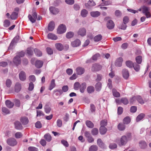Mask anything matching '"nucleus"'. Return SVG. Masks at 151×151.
<instances>
[{
    "label": "nucleus",
    "instance_id": "42",
    "mask_svg": "<svg viewBox=\"0 0 151 151\" xmlns=\"http://www.w3.org/2000/svg\"><path fill=\"white\" fill-rule=\"evenodd\" d=\"M98 150V147L96 145H91L89 148V151H97Z\"/></svg>",
    "mask_w": 151,
    "mask_h": 151
},
{
    "label": "nucleus",
    "instance_id": "46",
    "mask_svg": "<svg viewBox=\"0 0 151 151\" xmlns=\"http://www.w3.org/2000/svg\"><path fill=\"white\" fill-rule=\"evenodd\" d=\"M123 123L125 124H128L130 122V119L128 116L125 117L123 119Z\"/></svg>",
    "mask_w": 151,
    "mask_h": 151
},
{
    "label": "nucleus",
    "instance_id": "18",
    "mask_svg": "<svg viewBox=\"0 0 151 151\" xmlns=\"http://www.w3.org/2000/svg\"><path fill=\"white\" fill-rule=\"evenodd\" d=\"M47 37L49 39L53 40H56L58 39V37L56 35L51 33L48 34Z\"/></svg>",
    "mask_w": 151,
    "mask_h": 151
},
{
    "label": "nucleus",
    "instance_id": "9",
    "mask_svg": "<svg viewBox=\"0 0 151 151\" xmlns=\"http://www.w3.org/2000/svg\"><path fill=\"white\" fill-rule=\"evenodd\" d=\"M77 33L78 35L82 37H83L86 35V30L84 27L81 28L78 31Z\"/></svg>",
    "mask_w": 151,
    "mask_h": 151
},
{
    "label": "nucleus",
    "instance_id": "28",
    "mask_svg": "<svg viewBox=\"0 0 151 151\" xmlns=\"http://www.w3.org/2000/svg\"><path fill=\"white\" fill-rule=\"evenodd\" d=\"M139 146L142 149H145L147 146V145L145 142L143 141H140L139 143Z\"/></svg>",
    "mask_w": 151,
    "mask_h": 151
},
{
    "label": "nucleus",
    "instance_id": "12",
    "mask_svg": "<svg viewBox=\"0 0 151 151\" xmlns=\"http://www.w3.org/2000/svg\"><path fill=\"white\" fill-rule=\"evenodd\" d=\"M49 10L51 13L53 14H58L59 12L58 9L53 6L50 7Z\"/></svg>",
    "mask_w": 151,
    "mask_h": 151
},
{
    "label": "nucleus",
    "instance_id": "58",
    "mask_svg": "<svg viewBox=\"0 0 151 151\" xmlns=\"http://www.w3.org/2000/svg\"><path fill=\"white\" fill-rule=\"evenodd\" d=\"M107 86L110 89L112 88V81L110 79H108Z\"/></svg>",
    "mask_w": 151,
    "mask_h": 151
},
{
    "label": "nucleus",
    "instance_id": "22",
    "mask_svg": "<svg viewBox=\"0 0 151 151\" xmlns=\"http://www.w3.org/2000/svg\"><path fill=\"white\" fill-rule=\"evenodd\" d=\"M97 143L100 147L102 148H105V144L100 139H98L97 141Z\"/></svg>",
    "mask_w": 151,
    "mask_h": 151
},
{
    "label": "nucleus",
    "instance_id": "54",
    "mask_svg": "<svg viewBox=\"0 0 151 151\" xmlns=\"http://www.w3.org/2000/svg\"><path fill=\"white\" fill-rule=\"evenodd\" d=\"M28 17L30 21L32 23H34L35 22L36 19L33 18L31 15H29Z\"/></svg>",
    "mask_w": 151,
    "mask_h": 151
},
{
    "label": "nucleus",
    "instance_id": "27",
    "mask_svg": "<svg viewBox=\"0 0 151 151\" xmlns=\"http://www.w3.org/2000/svg\"><path fill=\"white\" fill-rule=\"evenodd\" d=\"M55 46L57 49L59 51H61L63 49V45L60 43H57L55 44Z\"/></svg>",
    "mask_w": 151,
    "mask_h": 151
},
{
    "label": "nucleus",
    "instance_id": "43",
    "mask_svg": "<svg viewBox=\"0 0 151 151\" xmlns=\"http://www.w3.org/2000/svg\"><path fill=\"white\" fill-rule=\"evenodd\" d=\"M44 138L47 142H50L51 140V137L49 134H46L44 136Z\"/></svg>",
    "mask_w": 151,
    "mask_h": 151
},
{
    "label": "nucleus",
    "instance_id": "36",
    "mask_svg": "<svg viewBox=\"0 0 151 151\" xmlns=\"http://www.w3.org/2000/svg\"><path fill=\"white\" fill-rule=\"evenodd\" d=\"M117 128L119 130L123 131L125 129V126L124 124L120 123L118 125Z\"/></svg>",
    "mask_w": 151,
    "mask_h": 151
},
{
    "label": "nucleus",
    "instance_id": "14",
    "mask_svg": "<svg viewBox=\"0 0 151 151\" xmlns=\"http://www.w3.org/2000/svg\"><path fill=\"white\" fill-rule=\"evenodd\" d=\"M72 46L74 47L79 46L81 44V41L79 39H77L71 42Z\"/></svg>",
    "mask_w": 151,
    "mask_h": 151
},
{
    "label": "nucleus",
    "instance_id": "11",
    "mask_svg": "<svg viewBox=\"0 0 151 151\" xmlns=\"http://www.w3.org/2000/svg\"><path fill=\"white\" fill-rule=\"evenodd\" d=\"M123 59L122 57L118 58L116 60L115 62V65L116 66L121 67L122 65Z\"/></svg>",
    "mask_w": 151,
    "mask_h": 151
},
{
    "label": "nucleus",
    "instance_id": "53",
    "mask_svg": "<svg viewBox=\"0 0 151 151\" xmlns=\"http://www.w3.org/2000/svg\"><path fill=\"white\" fill-rule=\"evenodd\" d=\"M129 21V18L128 16H126L124 17L123 19V23L126 24Z\"/></svg>",
    "mask_w": 151,
    "mask_h": 151
},
{
    "label": "nucleus",
    "instance_id": "20",
    "mask_svg": "<svg viewBox=\"0 0 151 151\" xmlns=\"http://www.w3.org/2000/svg\"><path fill=\"white\" fill-rule=\"evenodd\" d=\"M5 103L6 106L9 109L12 108L14 106V103L9 100H6Z\"/></svg>",
    "mask_w": 151,
    "mask_h": 151
},
{
    "label": "nucleus",
    "instance_id": "4",
    "mask_svg": "<svg viewBox=\"0 0 151 151\" xmlns=\"http://www.w3.org/2000/svg\"><path fill=\"white\" fill-rule=\"evenodd\" d=\"M66 30V27L65 25L62 24L58 27L57 29V33L58 34H61L65 32Z\"/></svg>",
    "mask_w": 151,
    "mask_h": 151
},
{
    "label": "nucleus",
    "instance_id": "51",
    "mask_svg": "<svg viewBox=\"0 0 151 151\" xmlns=\"http://www.w3.org/2000/svg\"><path fill=\"white\" fill-rule=\"evenodd\" d=\"M74 34L73 32H69L67 33L66 37L68 38H70L73 36Z\"/></svg>",
    "mask_w": 151,
    "mask_h": 151
},
{
    "label": "nucleus",
    "instance_id": "21",
    "mask_svg": "<svg viewBox=\"0 0 151 151\" xmlns=\"http://www.w3.org/2000/svg\"><path fill=\"white\" fill-rule=\"evenodd\" d=\"M20 121L24 125L27 124L29 122L28 119L27 117H21V118Z\"/></svg>",
    "mask_w": 151,
    "mask_h": 151
},
{
    "label": "nucleus",
    "instance_id": "41",
    "mask_svg": "<svg viewBox=\"0 0 151 151\" xmlns=\"http://www.w3.org/2000/svg\"><path fill=\"white\" fill-rule=\"evenodd\" d=\"M137 63L138 64H140L142 61V57L139 55L137 56L135 58Z\"/></svg>",
    "mask_w": 151,
    "mask_h": 151
},
{
    "label": "nucleus",
    "instance_id": "59",
    "mask_svg": "<svg viewBox=\"0 0 151 151\" xmlns=\"http://www.w3.org/2000/svg\"><path fill=\"white\" fill-rule=\"evenodd\" d=\"M107 121L105 120H102L100 122L101 127H104L107 125Z\"/></svg>",
    "mask_w": 151,
    "mask_h": 151
},
{
    "label": "nucleus",
    "instance_id": "30",
    "mask_svg": "<svg viewBox=\"0 0 151 151\" xmlns=\"http://www.w3.org/2000/svg\"><path fill=\"white\" fill-rule=\"evenodd\" d=\"M99 131L101 134H104L107 131V129L104 127H101L100 128Z\"/></svg>",
    "mask_w": 151,
    "mask_h": 151
},
{
    "label": "nucleus",
    "instance_id": "13",
    "mask_svg": "<svg viewBox=\"0 0 151 151\" xmlns=\"http://www.w3.org/2000/svg\"><path fill=\"white\" fill-rule=\"evenodd\" d=\"M19 79L22 81H24L26 79V75L25 73L23 71H21L19 74Z\"/></svg>",
    "mask_w": 151,
    "mask_h": 151
},
{
    "label": "nucleus",
    "instance_id": "2",
    "mask_svg": "<svg viewBox=\"0 0 151 151\" xmlns=\"http://www.w3.org/2000/svg\"><path fill=\"white\" fill-rule=\"evenodd\" d=\"M109 17H106L105 19L106 20H107L106 23V26L109 29H113L114 26V24L113 22L111 20H108L109 19Z\"/></svg>",
    "mask_w": 151,
    "mask_h": 151
},
{
    "label": "nucleus",
    "instance_id": "48",
    "mask_svg": "<svg viewBox=\"0 0 151 151\" xmlns=\"http://www.w3.org/2000/svg\"><path fill=\"white\" fill-rule=\"evenodd\" d=\"M99 132L98 129L96 128H94L91 130L92 134L93 135H97Z\"/></svg>",
    "mask_w": 151,
    "mask_h": 151
},
{
    "label": "nucleus",
    "instance_id": "61",
    "mask_svg": "<svg viewBox=\"0 0 151 151\" xmlns=\"http://www.w3.org/2000/svg\"><path fill=\"white\" fill-rule=\"evenodd\" d=\"M61 143L65 147H68L69 146V144L68 142L64 139H62L61 141Z\"/></svg>",
    "mask_w": 151,
    "mask_h": 151
},
{
    "label": "nucleus",
    "instance_id": "55",
    "mask_svg": "<svg viewBox=\"0 0 151 151\" xmlns=\"http://www.w3.org/2000/svg\"><path fill=\"white\" fill-rule=\"evenodd\" d=\"M6 86L8 88L10 87L12 84V82L10 79H8L6 80Z\"/></svg>",
    "mask_w": 151,
    "mask_h": 151
},
{
    "label": "nucleus",
    "instance_id": "24",
    "mask_svg": "<svg viewBox=\"0 0 151 151\" xmlns=\"http://www.w3.org/2000/svg\"><path fill=\"white\" fill-rule=\"evenodd\" d=\"M102 36L101 35L99 34L95 36L93 38L95 42H98L100 41L102 39Z\"/></svg>",
    "mask_w": 151,
    "mask_h": 151
},
{
    "label": "nucleus",
    "instance_id": "35",
    "mask_svg": "<svg viewBox=\"0 0 151 151\" xmlns=\"http://www.w3.org/2000/svg\"><path fill=\"white\" fill-rule=\"evenodd\" d=\"M55 86V81L54 79H52L51 80V83L49 87V89L50 90H52Z\"/></svg>",
    "mask_w": 151,
    "mask_h": 151
},
{
    "label": "nucleus",
    "instance_id": "64",
    "mask_svg": "<svg viewBox=\"0 0 151 151\" xmlns=\"http://www.w3.org/2000/svg\"><path fill=\"white\" fill-rule=\"evenodd\" d=\"M46 51L48 54L50 55H51L53 53L52 50L50 47H47L46 48Z\"/></svg>",
    "mask_w": 151,
    "mask_h": 151
},
{
    "label": "nucleus",
    "instance_id": "44",
    "mask_svg": "<svg viewBox=\"0 0 151 151\" xmlns=\"http://www.w3.org/2000/svg\"><path fill=\"white\" fill-rule=\"evenodd\" d=\"M133 67L134 70L137 72L139 71L140 70V65L137 63H134Z\"/></svg>",
    "mask_w": 151,
    "mask_h": 151
},
{
    "label": "nucleus",
    "instance_id": "45",
    "mask_svg": "<svg viewBox=\"0 0 151 151\" xmlns=\"http://www.w3.org/2000/svg\"><path fill=\"white\" fill-rule=\"evenodd\" d=\"M18 17V13L14 12H12L11 15L10 16L11 18L12 19H16Z\"/></svg>",
    "mask_w": 151,
    "mask_h": 151
},
{
    "label": "nucleus",
    "instance_id": "33",
    "mask_svg": "<svg viewBox=\"0 0 151 151\" xmlns=\"http://www.w3.org/2000/svg\"><path fill=\"white\" fill-rule=\"evenodd\" d=\"M81 14L82 17H85L87 16L88 12L86 9H83L81 11Z\"/></svg>",
    "mask_w": 151,
    "mask_h": 151
},
{
    "label": "nucleus",
    "instance_id": "31",
    "mask_svg": "<svg viewBox=\"0 0 151 151\" xmlns=\"http://www.w3.org/2000/svg\"><path fill=\"white\" fill-rule=\"evenodd\" d=\"M142 12L143 14L149 12L150 9V8L145 6H142Z\"/></svg>",
    "mask_w": 151,
    "mask_h": 151
},
{
    "label": "nucleus",
    "instance_id": "15",
    "mask_svg": "<svg viewBox=\"0 0 151 151\" xmlns=\"http://www.w3.org/2000/svg\"><path fill=\"white\" fill-rule=\"evenodd\" d=\"M84 69L82 68L78 67L76 69V72L78 75H81L83 74L84 72Z\"/></svg>",
    "mask_w": 151,
    "mask_h": 151
},
{
    "label": "nucleus",
    "instance_id": "10",
    "mask_svg": "<svg viewBox=\"0 0 151 151\" xmlns=\"http://www.w3.org/2000/svg\"><path fill=\"white\" fill-rule=\"evenodd\" d=\"M21 59L18 55H16L13 58V62L17 65H18L21 63Z\"/></svg>",
    "mask_w": 151,
    "mask_h": 151
},
{
    "label": "nucleus",
    "instance_id": "38",
    "mask_svg": "<svg viewBox=\"0 0 151 151\" xmlns=\"http://www.w3.org/2000/svg\"><path fill=\"white\" fill-rule=\"evenodd\" d=\"M145 115L144 114L141 113L137 117L136 120L137 122H138L142 120L145 116Z\"/></svg>",
    "mask_w": 151,
    "mask_h": 151
},
{
    "label": "nucleus",
    "instance_id": "16",
    "mask_svg": "<svg viewBox=\"0 0 151 151\" xmlns=\"http://www.w3.org/2000/svg\"><path fill=\"white\" fill-rule=\"evenodd\" d=\"M55 23L53 21H51L49 23L48 27V29L50 31H52L54 29Z\"/></svg>",
    "mask_w": 151,
    "mask_h": 151
},
{
    "label": "nucleus",
    "instance_id": "49",
    "mask_svg": "<svg viewBox=\"0 0 151 151\" xmlns=\"http://www.w3.org/2000/svg\"><path fill=\"white\" fill-rule=\"evenodd\" d=\"M10 24V22L9 21L8 19L5 20L4 22V27H8Z\"/></svg>",
    "mask_w": 151,
    "mask_h": 151
},
{
    "label": "nucleus",
    "instance_id": "63",
    "mask_svg": "<svg viewBox=\"0 0 151 151\" xmlns=\"http://www.w3.org/2000/svg\"><path fill=\"white\" fill-rule=\"evenodd\" d=\"M28 150L29 151H38V149L34 147H30L28 148Z\"/></svg>",
    "mask_w": 151,
    "mask_h": 151
},
{
    "label": "nucleus",
    "instance_id": "47",
    "mask_svg": "<svg viewBox=\"0 0 151 151\" xmlns=\"http://www.w3.org/2000/svg\"><path fill=\"white\" fill-rule=\"evenodd\" d=\"M34 51L35 55L38 56H40L42 55L41 52L39 50L37 49H35Z\"/></svg>",
    "mask_w": 151,
    "mask_h": 151
},
{
    "label": "nucleus",
    "instance_id": "8",
    "mask_svg": "<svg viewBox=\"0 0 151 151\" xmlns=\"http://www.w3.org/2000/svg\"><path fill=\"white\" fill-rule=\"evenodd\" d=\"M122 74L123 78L126 80L127 79L129 76V73L128 70L125 69H123L122 71Z\"/></svg>",
    "mask_w": 151,
    "mask_h": 151
},
{
    "label": "nucleus",
    "instance_id": "25",
    "mask_svg": "<svg viewBox=\"0 0 151 151\" xmlns=\"http://www.w3.org/2000/svg\"><path fill=\"white\" fill-rule=\"evenodd\" d=\"M86 83H83L80 86V91L82 93H83L86 88Z\"/></svg>",
    "mask_w": 151,
    "mask_h": 151
},
{
    "label": "nucleus",
    "instance_id": "32",
    "mask_svg": "<svg viewBox=\"0 0 151 151\" xmlns=\"http://www.w3.org/2000/svg\"><path fill=\"white\" fill-rule=\"evenodd\" d=\"M86 125L89 128H93L94 127L93 123L91 121L87 120L86 122Z\"/></svg>",
    "mask_w": 151,
    "mask_h": 151
},
{
    "label": "nucleus",
    "instance_id": "39",
    "mask_svg": "<svg viewBox=\"0 0 151 151\" xmlns=\"http://www.w3.org/2000/svg\"><path fill=\"white\" fill-rule=\"evenodd\" d=\"M87 90L88 93H91L94 91V88L92 86H89L87 88Z\"/></svg>",
    "mask_w": 151,
    "mask_h": 151
},
{
    "label": "nucleus",
    "instance_id": "5",
    "mask_svg": "<svg viewBox=\"0 0 151 151\" xmlns=\"http://www.w3.org/2000/svg\"><path fill=\"white\" fill-rule=\"evenodd\" d=\"M6 143L9 145L14 146L17 144V142L15 138L11 137L7 140Z\"/></svg>",
    "mask_w": 151,
    "mask_h": 151
},
{
    "label": "nucleus",
    "instance_id": "17",
    "mask_svg": "<svg viewBox=\"0 0 151 151\" xmlns=\"http://www.w3.org/2000/svg\"><path fill=\"white\" fill-rule=\"evenodd\" d=\"M22 88L21 85L19 83H17L15 85V91L16 92H19Z\"/></svg>",
    "mask_w": 151,
    "mask_h": 151
},
{
    "label": "nucleus",
    "instance_id": "62",
    "mask_svg": "<svg viewBox=\"0 0 151 151\" xmlns=\"http://www.w3.org/2000/svg\"><path fill=\"white\" fill-rule=\"evenodd\" d=\"M15 136L17 138H19L22 137V135L21 132H17L15 134Z\"/></svg>",
    "mask_w": 151,
    "mask_h": 151
},
{
    "label": "nucleus",
    "instance_id": "60",
    "mask_svg": "<svg viewBox=\"0 0 151 151\" xmlns=\"http://www.w3.org/2000/svg\"><path fill=\"white\" fill-rule=\"evenodd\" d=\"M136 99H137L139 103L142 104L144 103V102L142 99L141 96H137Z\"/></svg>",
    "mask_w": 151,
    "mask_h": 151
},
{
    "label": "nucleus",
    "instance_id": "29",
    "mask_svg": "<svg viewBox=\"0 0 151 151\" xmlns=\"http://www.w3.org/2000/svg\"><path fill=\"white\" fill-rule=\"evenodd\" d=\"M102 84L101 82H98L95 85V89L96 91H100L101 88Z\"/></svg>",
    "mask_w": 151,
    "mask_h": 151
},
{
    "label": "nucleus",
    "instance_id": "3",
    "mask_svg": "<svg viewBox=\"0 0 151 151\" xmlns=\"http://www.w3.org/2000/svg\"><path fill=\"white\" fill-rule=\"evenodd\" d=\"M102 67V66L100 64L95 63L92 65L91 70L93 72L98 71L101 69Z\"/></svg>",
    "mask_w": 151,
    "mask_h": 151
},
{
    "label": "nucleus",
    "instance_id": "19",
    "mask_svg": "<svg viewBox=\"0 0 151 151\" xmlns=\"http://www.w3.org/2000/svg\"><path fill=\"white\" fill-rule=\"evenodd\" d=\"M15 127L16 129L20 130L22 128V126L21 123L19 121H16L14 122Z\"/></svg>",
    "mask_w": 151,
    "mask_h": 151
},
{
    "label": "nucleus",
    "instance_id": "52",
    "mask_svg": "<svg viewBox=\"0 0 151 151\" xmlns=\"http://www.w3.org/2000/svg\"><path fill=\"white\" fill-rule=\"evenodd\" d=\"M45 112L47 113H49L51 111V108L48 105H46L45 107Z\"/></svg>",
    "mask_w": 151,
    "mask_h": 151
},
{
    "label": "nucleus",
    "instance_id": "23",
    "mask_svg": "<svg viewBox=\"0 0 151 151\" xmlns=\"http://www.w3.org/2000/svg\"><path fill=\"white\" fill-rule=\"evenodd\" d=\"M43 63L42 61L37 60L35 63V66L38 68H41L43 65Z\"/></svg>",
    "mask_w": 151,
    "mask_h": 151
},
{
    "label": "nucleus",
    "instance_id": "26",
    "mask_svg": "<svg viewBox=\"0 0 151 151\" xmlns=\"http://www.w3.org/2000/svg\"><path fill=\"white\" fill-rule=\"evenodd\" d=\"M91 16L93 17H97L100 15V13L98 11L92 12L90 13Z\"/></svg>",
    "mask_w": 151,
    "mask_h": 151
},
{
    "label": "nucleus",
    "instance_id": "37",
    "mask_svg": "<svg viewBox=\"0 0 151 151\" xmlns=\"http://www.w3.org/2000/svg\"><path fill=\"white\" fill-rule=\"evenodd\" d=\"M112 92L113 95L114 97H119L120 96V93L119 92H118L115 89H113Z\"/></svg>",
    "mask_w": 151,
    "mask_h": 151
},
{
    "label": "nucleus",
    "instance_id": "1",
    "mask_svg": "<svg viewBox=\"0 0 151 151\" xmlns=\"http://www.w3.org/2000/svg\"><path fill=\"white\" fill-rule=\"evenodd\" d=\"M132 139L131 134L130 133H128L126 135L122 136L120 138V142L119 143L120 146H123L125 145L128 141L131 140Z\"/></svg>",
    "mask_w": 151,
    "mask_h": 151
},
{
    "label": "nucleus",
    "instance_id": "56",
    "mask_svg": "<svg viewBox=\"0 0 151 151\" xmlns=\"http://www.w3.org/2000/svg\"><path fill=\"white\" fill-rule=\"evenodd\" d=\"M80 84L78 82H76L74 84V88L75 90H78L79 88V87H80Z\"/></svg>",
    "mask_w": 151,
    "mask_h": 151
},
{
    "label": "nucleus",
    "instance_id": "40",
    "mask_svg": "<svg viewBox=\"0 0 151 151\" xmlns=\"http://www.w3.org/2000/svg\"><path fill=\"white\" fill-rule=\"evenodd\" d=\"M134 63L130 60L127 61L126 62V65L127 67L129 68H132L134 65Z\"/></svg>",
    "mask_w": 151,
    "mask_h": 151
},
{
    "label": "nucleus",
    "instance_id": "57",
    "mask_svg": "<svg viewBox=\"0 0 151 151\" xmlns=\"http://www.w3.org/2000/svg\"><path fill=\"white\" fill-rule=\"evenodd\" d=\"M115 14L116 17H119L122 16V13L119 10H117L115 11Z\"/></svg>",
    "mask_w": 151,
    "mask_h": 151
},
{
    "label": "nucleus",
    "instance_id": "6",
    "mask_svg": "<svg viewBox=\"0 0 151 151\" xmlns=\"http://www.w3.org/2000/svg\"><path fill=\"white\" fill-rule=\"evenodd\" d=\"M19 38V36H15L11 42L10 45L8 49H10L12 48L14 45H15L18 41Z\"/></svg>",
    "mask_w": 151,
    "mask_h": 151
},
{
    "label": "nucleus",
    "instance_id": "34",
    "mask_svg": "<svg viewBox=\"0 0 151 151\" xmlns=\"http://www.w3.org/2000/svg\"><path fill=\"white\" fill-rule=\"evenodd\" d=\"M2 111L4 115L9 114L10 113V111L6 107H3L2 108Z\"/></svg>",
    "mask_w": 151,
    "mask_h": 151
},
{
    "label": "nucleus",
    "instance_id": "7",
    "mask_svg": "<svg viewBox=\"0 0 151 151\" xmlns=\"http://www.w3.org/2000/svg\"><path fill=\"white\" fill-rule=\"evenodd\" d=\"M96 4L93 0H89L87 3H86L85 5L86 8L88 9H91L92 7L95 6Z\"/></svg>",
    "mask_w": 151,
    "mask_h": 151
},
{
    "label": "nucleus",
    "instance_id": "50",
    "mask_svg": "<svg viewBox=\"0 0 151 151\" xmlns=\"http://www.w3.org/2000/svg\"><path fill=\"white\" fill-rule=\"evenodd\" d=\"M121 102L124 105H126L128 104L129 101L126 98H122L121 99Z\"/></svg>",
    "mask_w": 151,
    "mask_h": 151
}]
</instances>
